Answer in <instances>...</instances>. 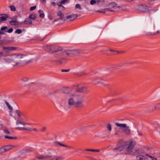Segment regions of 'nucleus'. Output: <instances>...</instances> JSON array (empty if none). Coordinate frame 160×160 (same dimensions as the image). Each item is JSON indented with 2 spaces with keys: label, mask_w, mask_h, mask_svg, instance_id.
Wrapping results in <instances>:
<instances>
[{
  "label": "nucleus",
  "mask_w": 160,
  "mask_h": 160,
  "mask_svg": "<svg viewBox=\"0 0 160 160\" xmlns=\"http://www.w3.org/2000/svg\"><path fill=\"white\" fill-rule=\"evenodd\" d=\"M68 104L70 106H73L77 108L83 107L82 97L78 94H72L68 100Z\"/></svg>",
  "instance_id": "f03ea898"
},
{
  "label": "nucleus",
  "mask_w": 160,
  "mask_h": 160,
  "mask_svg": "<svg viewBox=\"0 0 160 160\" xmlns=\"http://www.w3.org/2000/svg\"><path fill=\"white\" fill-rule=\"evenodd\" d=\"M119 6H117L116 3L114 2L111 3V12H115Z\"/></svg>",
  "instance_id": "9d476101"
},
{
  "label": "nucleus",
  "mask_w": 160,
  "mask_h": 160,
  "mask_svg": "<svg viewBox=\"0 0 160 160\" xmlns=\"http://www.w3.org/2000/svg\"><path fill=\"white\" fill-rule=\"evenodd\" d=\"M139 134L140 135H142V133H139Z\"/></svg>",
  "instance_id": "052dcab7"
},
{
  "label": "nucleus",
  "mask_w": 160,
  "mask_h": 160,
  "mask_svg": "<svg viewBox=\"0 0 160 160\" xmlns=\"http://www.w3.org/2000/svg\"><path fill=\"white\" fill-rule=\"evenodd\" d=\"M113 95V94H112V95Z\"/></svg>",
  "instance_id": "e2e57ef3"
},
{
  "label": "nucleus",
  "mask_w": 160,
  "mask_h": 160,
  "mask_svg": "<svg viewBox=\"0 0 160 160\" xmlns=\"http://www.w3.org/2000/svg\"><path fill=\"white\" fill-rule=\"evenodd\" d=\"M14 146L10 145L4 146L0 148V151L1 152H3L14 148Z\"/></svg>",
  "instance_id": "0eeeda50"
},
{
  "label": "nucleus",
  "mask_w": 160,
  "mask_h": 160,
  "mask_svg": "<svg viewBox=\"0 0 160 160\" xmlns=\"http://www.w3.org/2000/svg\"><path fill=\"white\" fill-rule=\"evenodd\" d=\"M79 150L81 151V150L80 149H77V151H79Z\"/></svg>",
  "instance_id": "13d9d810"
},
{
  "label": "nucleus",
  "mask_w": 160,
  "mask_h": 160,
  "mask_svg": "<svg viewBox=\"0 0 160 160\" xmlns=\"http://www.w3.org/2000/svg\"><path fill=\"white\" fill-rule=\"evenodd\" d=\"M29 131H34L36 132H38V130L36 128H29Z\"/></svg>",
  "instance_id": "f704fd0d"
},
{
  "label": "nucleus",
  "mask_w": 160,
  "mask_h": 160,
  "mask_svg": "<svg viewBox=\"0 0 160 160\" xmlns=\"http://www.w3.org/2000/svg\"><path fill=\"white\" fill-rule=\"evenodd\" d=\"M16 112L19 117H20L21 116L22 113L19 111L17 110L16 111Z\"/></svg>",
  "instance_id": "ea45409f"
},
{
  "label": "nucleus",
  "mask_w": 160,
  "mask_h": 160,
  "mask_svg": "<svg viewBox=\"0 0 160 160\" xmlns=\"http://www.w3.org/2000/svg\"><path fill=\"white\" fill-rule=\"evenodd\" d=\"M75 8H79L81 9L80 5L79 4H77L75 6Z\"/></svg>",
  "instance_id": "a18cd8bd"
},
{
  "label": "nucleus",
  "mask_w": 160,
  "mask_h": 160,
  "mask_svg": "<svg viewBox=\"0 0 160 160\" xmlns=\"http://www.w3.org/2000/svg\"><path fill=\"white\" fill-rule=\"evenodd\" d=\"M63 158L61 157L56 156L53 158V160H62Z\"/></svg>",
  "instance_id": "2f4dec72"
},
{
  "label": "nucleus",
  "mask_w": 160,
  "mask_h": 160,
  "mask_svg": "<svg viewBox=\"0 0 160 160\" xmlns=\"http://www.w3.org/2000/svg\"><path fill=\"white\" fill-rule=\"evenodd\" d=\"M9 8L12 11H16V7L14 5L10 6Z\"/></svg>",
  "instance_id": "473e14b6"
},
{
  "label": "nucleus",
  "mask_w": 160,
  "mask_h": 160,
  "mask_svg": "<svg viewBox=\"0 0 160 160\" xmlns=\"http://www.w3.org/2000/svg\"><path fill=\"white\" fill-rule=\"evenodd\" d=\"M8 18V17L7 15H2L0 17V22L7 20Z\"/></svg>",
  "instance_id": "f3484780"
},
{
  "label": "nucleus",
  "mask_w": 160,
  "mask_h": 160,
  "mask_svg": "<svg viewBox=\"0 0 160 160\" xmlns=\"http://www.w3.org/2000/svg\"><path fill=\"white\" fill-rule=\"evenodd\" d=\"M22 128L17 127V128H16V129H18V130H22Z\"/></svg>",
  "instance_id": "5fc2aeb1"
},
{
  "label": "nucleus",
  "mask_w": 160,
  "mask_h": 160,
  "mask_svg": "<svg viewBox=\"0 0 160 160\" xmlns=\"http://www.w3.org/2000/svg\"><path fill=\"white\" fill-rule=\"evenodd\" d=\"M107 129L108 130V131L107 130L106 131V132H108V134H109V131H110V124L108 123L107 126Z\"/></svg>",
  "instance_id": "c9c22d12"
},
{
  "label": "nucleus",
  "mask_w": 160,
  "mask_h": 160,
  "mask_svg": "<svg viewBox=\"0 0 160 160\" xmlns=\"http://www.w3.org/2000/svg\"><path fill=\"white\" fill-rule=\"evenodd\" d=\"M148 156L145 155H140L136 157L137 160H150L147 157Z\"/></svg>",
  "instance_id": "f8f14e48"
},
{
  "label": "nucleus",
  "mask_w": 160,
  "mask_h": 160,
  "mask_svg": "<svg viewBox=\"0 0 160 160\" xmlns=\"http://www.w3.org/2000/svg\"><path fill=\"white\" fill-rule=\"evenodd\" d=\"M138 10L142 12H145L148 10L147 6L145 5H140L138 8Z\"/></svg>",
  "instance_id": "6e6552de"
},
{
  "label": "nucleus",
  "mask_w": 160,
  "mask_h": 160,
  "mask_svg": "<svg viewBox=\"0 0 160 160\" xmlns=\"http://www.w3.org/2000/svg\"><path fill=\"white\" fill-rule=\"evenodd\" d=\"M69 71V69H62V72H68Z\"/></svg>",
  "instance_id": "8fccbe9b"
},
{
  "label": "nucleus",
  "mask_w": 160,
  "mask_h": 160,
  "mask_svg": "<svg viewBox=\"0 0 160 160\" xmlns=\"http://www.w3.org/2000/svg\"><path fill=\"white\" fill-rule=\"evenodd\" d=\"M84 151H88L93 152H99L100 151V150L99 149H86Z\"/></svg>",
  "instance_id": "cd10ccee"
},
{
  "label": "nucleus",
  "mask_w": 160,
  "mask_h": 160,
  "mask_svg": "<svg viewBox=\"0 0 160 160\" xmlns=\"http://www.w3.org/2000/svg\"><path fill=\"white\" fill-rule=\"evenodd\" d=\"M158 110H160V103L157 104Z\"/></svg>",
  "instance_id": "de8ad7c7"
},
{
  "label": "nucleus",
  "mask_w": 160,
  "mask_h": 160,
  "mask_svg": "<svg viewBox=\"0 0 160 160\" xmlns=\"http://www.w3.org/2000/svg\"><path fill=\"white\" fill-rule=\"evenodd\" d=\"M56 144L57 145H59L61 146L67 147L69 148H73V147L72 146H68L66 145L63 144H61L59 142H57Z\"/></svg>",
  "instance_id": "b1692460"
},
{
  "label": "nucleus",
  "mask_w": 160,
  "mask_h": 160,
  "mask_svg": "<svg viewBox=\"0 0 160 160\" xmlns=\"http://www.w3.org/2000/svg\"><path fill=\"white\" fill-rule=\"evenodd\" d=\"M123 52H118L111 49V54H117Z\"/></svg>",
  "instance_id": "bb28decb"
},
{
  "label": "nucleus",
  "mask_w": 160,
  "mask_h": 160,
  "mask_svg": "<svg viewBox=\"0 0 160 160\" xmlns=\"http://www.w3.org/2000/svg\"><path fill=\"white\" fill-rule=\"evenodd\" d=\"M7 26L2 27L1 28L0 30L1 31H0V39L1 38V35L5 34V32L10 33L13 32V30L12 28H10L8 30H7Z\"/></svg>",
  "instance_id": "39448f33"
},
{
  "label": "nucleus",
  "mask_w": 160,
  "mask_h": 160,
  "mask_svg": "<svg viewBox=\"0 0 160 160\" xmlns=\"http://www.w3.org/2000/svg\"><path fill=\"white\" fill-rule=\"evenodd\" d=\"M78 17L77 14H72L71 15L68 16L66 17V18L69 20L70 21H72Z\"/></svg>",
  "instance_id": "ddd939ff"
},
{
  "label": "nucleus",
  "mask_w": 160,
  "mask_h": 160,
  "mask_svg": "<svg viewBox=\"0 0 160 160\" xmlns=\"http://www.w3.org/2000/svg\"><path fill=\"white\" fill-rule=\"evenodd\" d=\"M4 132L6 134H8L10 133V132L8 130H6V129L4 130Z\"/></svg>",
  "instance_id": "09e8293b"
},
{
  "label": "nucleus",
  "mask_w": 160,
  "mask_h": 160,
  "mask_svg": "<svg viewBox=\"0 0 160 160\" xmlns=\"http://www.w3.org/2000/svg\"><path fill=\"white\" fill-rule=\"evenodd\" d=\"M5 138L8 139H15L17 138L16 137H10L9 136H6L5 137Z\"/></svg>",
  "instance_id": "e433bc0d"
},
{
  "label": "nucleus",
  "mask_w": 160,
  "mask_h": 160,
  "mask_svg": "<svg viewBox=\"0 0 160 160\" xmlns=\"http://www.w3.org/2000/svg\"><path fill=\"white\" fill-rule=\"evenodd\" d=\"M100 52L102 54L107 55L109 53V48H104L100 51Z\"/></svg>",
  "instance_id": "4468645a"
},
{
  "label": "nucleus",
  "mask_w": 160,
  "mask_h": 160,
  "mask_svg": "<svg viewBox=\"0 0 160 160\" xmlns=\"http://www.w3.org/2000/svg\"><path fill=\"white\" fill-rule=\"evenodd\" d=\"M47 48L52 52H55L62 50V48L60 47H54L53 46H48Z\"/></svg>",
  "instance_id": "423d86ee"
},
{
  "label": "nucleus",
  "mask_w": 160,
  "mask_h": 160,
  "mask_svg": "<svg viewBox=\"0 0 160 160\" xmlns=\"http://www.w3.org/2000/svg\"><path fill=\"white\" fill-rule=\"evenodd\" d=\"M6 104L7 106H8L9 109L10 110H12V107L10 105L8 104V102L6 103Z\"/></svg>",
  "instance_id": "a19ab883"
},
{
  "label": "nucleus",
  "mask_w": 160,
  "mask_h": 160,
  "mask_svg": "<svg viewBox=\"0 0 160 160\" xmlns=\"http://www.w3.org/2000/svg\"><path fill=\"white\" fill-rule=\"evenodd\" d=\"M149 110L152 112L156 110H158L157 104L155 105L150 106L149 107Z\"/></svg>",
  "instance_id": "6ab92c4d"
},
{
  "label": "nucleus",
  "mask_w": 160,
  "mask_h": 160,
  "mask_svg": "<svg viewBox=\"0 0 160 160\" xmlns=\"http://www.w3.org/2000/svg\"><path fill=\"white\" fill-rule=\"evenodd\" d=\"M81 53V52L78 50H69L66 51V55L69 57H73Z\"/></svg>",
  "instance_id": "20e7f679"
},
{
  "label": "nucleus",
  "mask_w": 160,
  "mask_h": 160,
  "mask_svg": "<svg viewBox=\"0 0 160 160\" xmlns=\"http://www.w3.org/2000/svg\"><path fill=\"white\" fill-rule=\"evenodd\" d=\"M51 156H49V155L44 156V155H41L40 156L37 157V158L39 159L43 160V159H45L47 158H51Z\"/></svg>",
  "instance_id": "dca6fc26"
},
{
  "label": "nucleus",
  "mask_w": 160,
  "mask_h": 160,
  "mask_svg": "<svg viewBox=\"0 0 160 160\" xmlns=\"http://www.w3.org/2000/svg\"><path fill=\"white\" fill-rule=\"evenodd\" d=\"M22 32V30L20 29H17L16 31H15V33H18V34H20Z\"/></svg>",
  "instance_id": "58836bf2"
},
{
  "label": "nucleus",
  "mask_w": 160,
  "mask_h": 160,
  "mask_svg": "<svg viewBox=\"0 0 160 160\" xmlns=\"http://www.w3.org/2000/svg\"><path fill=\"white\" fill-rule=\"evenodd\" d=\"M66 0H62L61 2V3L62 4H64L65 2H66Z\"/></svg>",
  "instance_id": "603ef678"
},
{
  "label": "nucleus",
  "mask_w": 160,
  "mask_h": 160,
  "mask_svg": "<svg viewBox=\"0 0 160 160\" xmlns=\"http://www.w3.org/2000/svg\"><path fill=\"white\" fill-rule=\"evenodd\" d=\"M26 57L24 55L17 54L14 55L12 57V59L15 63L13 64L14 66H20L22 64V62H25V60L23 59L24 58Z\"/></svg>",
  "instance_id": "7ed1b4c3"
},
{
  "label": "nucleus",
  "mask_w": 160,
  "mask_h": 160,
  "mask_svg": "<svg viewBox=\"0 0 160 160\" xmlns=\"http://www.w3.org/2000/svg\"><path fill=\"white\" fill-rule=\"evenodd\" d=\"M16 124L17 125H18L19 124H22L24 125H25L26 124L23 123V122H21L19 120H17L16 122Z\"/></svg>",
  "instance_id": "4c0bfd02"
},
{
  "label": "nucleus",
  "mask_w": 160,
  "mask_h": 160,
  "mask_svg": "<svg viewBox=\"0 0 160 160\" xmlns=\"http://www.w3.org/2000/svg\"><path fill=\"white\" fill-rule=\"evenodd\" d=\"M124 97H120L118 98H116L115 99H112V100H111V102H112L114 100H121L122 99H124Z\"/></svg>",
  "instance_id": "7c9ffc66"
},
{
  "label": "nucleus",
  "mask_w": 160,
  "mask_h": 160,
  "mask_svg": "<svg viewBox=\"0 0 160 160\" xmlns=\"http://www.w3.org/2000/svg\"><path fill=\"white\" fill-rule=\"evenodd\" d=\"M94 160H97L96 159H94Z\"/></svg>",
  "instance_id": "0e129e2a"
},
{
  "label": "nucleus",
  "mask_w": 160,
  "mask_h": 160,
  "mask_svg": "<svg viewBox=\"0 0 160 160\" xmlns=\"http://www.w3.org/2000/svg\"><path fill=\"white\" fill-rule=\"evenodd\" d=\"M43 129L44 130H45V129H46V128H43Z\"/></svg>",
  "instance_id": "680f3d73"
},
{
  "label": "nucleus",
  "mask_w": 160,
  "mask_h": 160,
  "mask_svg": "<svg viewBox=\"0 0 160 160\" xmlns=\"http://www.w3.org/2000/svg\"><path fill=\"white\" fill-rule=\"evenodd\" d=\"M146 156H148V157H149V158H150L151 159L150 160H157V158H154L151 156L148 155V154H146Z\"/></svg>",
  "instance_id": "72a5a7b5"
},
{
  "label": "nucleus",
  "mask_w": 160,
  "mask_h": 160,
  "mask_svg": "<svg viewBox=\"0 0 160 160\" xmlns=\"http://www.w3.org/2000/svg\"><path fill=\"white\" fill-rule=\"evenodd\" d=\"M154 31H152V32H151L150 33V34L152 36H156L158 34H160V31H157L156 32H153Z\"/></svg>",
  "instance_id": "393cba45"
},
{
  "label": "nucleus",
  "mask_w": 160,
  "mask_h": 160,
  "mask_svg": "<svg viewBox=\"0 0 160 160\" xmlns=\"http://www.w3.org/2000/svg\"><path fill=\"white\" fill-rule=\"evenodd\" d=\"M87 90V88L84 87H80L78 88L77 89L76 91L78 92H82L84 91H86Z\"/></svg>",
  "instance_id": "4be33fe9"
},
{
  "label": "nucleus",
  "mask_w": 160,
  "mask_h": 160,
  "mask_svg": "<svg viewBox=\"0 0 160 160\" xmlns=\"http://www.w3.org/2000/svg\"><path fill=\"white\" fill-rule=\"evenodd\" d=\"M39 13L40 14L39 17L41 18H44V14L43 12V11L41 10H40L39 11Z\"/></svg>",
  "instance_id": "c756f323"
},
{
  "label": "nucleus",
  "mask_w": 160,
  "mask_h": 160,
  "mask_svg": "<svg viewBox=\"0 0 160 160\" xmlns=\"http://www.w3.org/2000/svg\"><path fill=\"white\" fill-rule=\"evenodd\" d=\"M36 15L35 14H31L29 16V18L33 20L35 19L36 18Z\"/></svg>",
  "instance_id": "c85d7f7f"
},
{
  "label": "nucleus",
  "mask_w": 160,
  "mask_h": 160,
  "mask_svg": "<svg viewBox=\"0 0 160 160\" xmlns=\"http://www.w3.org/2000/svg\"><path fill=\"white\" fill-rule=\"evenodd\" d=\"M28 78L26 77H24L22 79V80L23 82H26L28 81Z\"/></svg>",
  "instance_id": "79ce46f5"
},
{
  "label": "nucleus",
  "mask_w": 160,
  "mask_h": 160,
  "mask_svg": "<svg viewBox=\"0 0 160 160\" xmlns=\"http://www.w3.org/2000/svg\"><path fill=\"white\" fill-rule=\"evenodd\" d=\"M116 125L118 127H121L122 128H124V127H126V124L125 123L122 124V123H119L117 122L115 123Z\"/></svg>",
  "instance_id": "5701e85b"
},
{
  "label": "nucleus",
  "mask_w": 160,
  "mask_h": 160,
  "mask_svg": "<svg viewBox=\"0 0 160 160\" xmlns=\"http://www.w3.org/2000/svg\"><path fill=\"white\" fill-rule=\"evenodd\" d=\"M29 128H22V130H27L29 131Z\"/></svg>",
  "instance_id": "3c124183"
},
{
  "label": "nucleus",
  "mask_w": 160,
  "mask_h": 160,
  "mask_svg": "<svg viewBox=\"0 0 160 160\" xmlns=\"http://www.w3.org/2000/svg\"><path fill=\"white\" fill-rule=\"evenodd\" d=\"M112 68L113 69V67H112Z\"/></svg>",
  "instance_id": "69168bd1"
},
{
  "label": "nucleus",
  "mask_w": 160,
  "mask_h": 160,
  "mask_svg": "<svg viewBox=\"0 0 160 160\" xmlns=\"http://www.w3.org/2000/svg\"><path fill=\"white\" fill-rule=\"evenodd\" d=\"M3 55V53L2 52H0V57Z\"/></svg>",
  "instance_id": "6e6d98bb"
},
{
  "label": "nucleus",
  "mask_w": 160,
  "mask_h": 160,
  "mask_svg": "<svg viewBox=\"0 0 160 160\" xmlns=\"http://www.w3.org/2000/svg\"><path fill=\"white\" fill-rule=\"evenodd\" d=\"M18 22L17 20L16 19H12V20L9 22V23L11 25H16L18 24Z\"/></svg>",
  "instance_id": "aec40b11"
},
{
  "label": "nucleus",
  "mask_w": 160,
  "mask_h": 160,
  "mask_svg": "<svg viewBox=\"0 0 160 160\" xmlns=\"http://www.w3.org/2000/svg\"><path fill=\"white\" fill-rule=\"evenodd\" d=\"M115 134L116 135H117L118 136V132H116V133H115Z\"/></svg>",
  "instance_id": "bf43d9fd"
},
{
  "label": "nucleus",
  "mask_w": 160,
  "mask_h": 160,
  "mask_svg": "<svg viewBox=\"0 0 160 160\" xmlns=\"http://www.w3.org/2000/svg\"><path fill=\"white\" fill-rule=\"evenodd\" d=\"M71 90L70 88H63L62 89L63 93H68L71 92Z\"/></svg>",
  "instance_id": "412c9836"
},
{
  "label": "nucleus",
  "mask_w": 160,
  "mask_h": 160,
  "mask_svg": "<svg viewBox=\"0 0 160 160\" xmlns=\"http://www.w3.org/2000/svg\"><path fill=\"white\" fill-rule=\"evenodd\" d=\"M36 8V6L32 7L30 8V10L31 11L34 10Z\"/></svg>",
  "instance_id": "37998d69"
},
{
  "label": "nucleus",
  "mask_w": 160,
  "mask_h": 160,
  "mask_svg": "<svg viewBox=\"0 0 160 160\" xmlns=\"http://www.w3.org/2000/svg\"><path fill=\"white\" fill-rule=\"evenodd\" d=\"M109 12V9H104V10H103V11H102V12H103V13H106L107 12Z\"/></svg>",
  "instance_id": "49530a36"
},
{
  "label": "nucleus",
  "mask_w": 160,
  "mask_h": 160,
  "mask_svg": "<svg viewBox=\"0 0 160 160\" xmlns=\"http://www.w3.org/2000/svg\"><path fill=\"white\" fill-rule=\"evenodd\" d=\"M135 144V142L133 139L126 141H124L122 139H120L117 143L118 148L114 149V151L118 152L123 150L126 154L135 155L138 151L134 148Z\"/></svg>",
  "instance_id": "f257e3e1"
},
{
  "label": "nucleus",
  "mask_w": 160,
  "mask_h": 160,
  "mask_svg": "<svg viewBox=\"0 0 160 160\" xmlns=\"http://www.w3.org/2000/svg\"><path fill=\"white\" fill-rule=\"evenodd\" d=\"M52 4L53 5H55V3L54 2H52Z\"/></svg>",
  "instance_id": "4d7b16f0"
},
{
  "label": "nucleus",
  "mask_w": 160,
  "mask_h": 160,
  "mask_svg": "<svg viewBox=\"0 0 160 160\" xmlns=\"http://www.w3.org/2000/svg\"><path fill=\"white\" fill-rule=\"evenodd\" d=\"M96 3V1L95 0H92L90 1V3L91 5H93Z\"/></svg>",
  "instance_id": "c03bdc74"
},
{
  "label": "nucleus",
  "mask_w": 160,
  "mask_h": 160,
  "mask_svg": "<svg viewBox=\"0 0 160 160\" xmlns=\"http://www.w3.org/2000/svg\"><path fill=\"white\" fill-rule=\"evenodd\" d=\"M32 24V21L28 19H26L23 22L21 23V24L24 25H29Z\"/></svg>",
  "instance_id": "a211bd4d"
},
{
  "label": "nucleus",
  "mask_w": 160,
  "mask_h": 160,
  "mask_svg": "<svg viewBox=\"0 0 160 160\" xmlns=\"http://www.w3.org/2000/svg\"><path fill=\"white\" fill-rule=\"evenodd\" d=\"M122 132L126 135L129 136L131 135V130L128 126H126V127L122 128Z\"/></svg>",
  "instance_id": "1a4fd4ad"
},
{
  "label": "nucleus",
  "mask_w": 160,
  "mask_h": 160,
  "mask_svg": "<svg viewBox=\"0 0 160 160\" xmlns=\"http://www.w3.org/2000/svg\"><path fill=\"white\" fill-rule=\"evenodd\" d=\"M17 49V48L15 47H3V50L6 51V52H9L10 51H14Z\"/></svg>",
  "instance_id": "9b49d317"
},
{
  "label": "nucleus",
  "mask_w": 160,
  "mask_h": 160,
  "mask_svg": "<svg viewBox=\"0 0 160 160\" xmlns=\"http://www.w3.org/2000/svg\"><path fill=\"white\" fill-rule=\"evenodd\" d=\"M93 83L95 84H98V83H100L102 84L105 86H108L109 85V82H108L105 80L102 81L100 82H99L98 81L96 82L95 81V82Z\"/></svg>",
  "instance_id": "2eb2a0df"
},
{
  "label": "nucleus",
  "mask_w": 160,
  "mask_h": 160,
  "mask_svg": "<svg viewBox=\"0 0 160 160\" xmlns=\"http://www.w3.org/2000/svg\"><path fill=\"white\" fill-rule=\"evenodd\" d=\"M110 129H111V127Z\"/></svg>",
  "instance_id": "338daca9"
},
{
  "label": "nucleus",
  "mask_w": 160,
  "mask_h": 160,
  "mask_svg": "<svg viewBox=\"0 0 160 160\" xmlns=\"http://www.w3.org/2000/svg\"><path fill=\"white\" fill-rule=\"evenodd\" d=\"M46 0H40L41 2L42 3H45L46 2Z\"/></svg>",
  "instance_id": "864d4df0"
},
{
  "label": "nucleus",
  "mask_w": 160,
  "mask_h": 160,
  "mask_svg": "<svg viewBox=\"0 0 160 160\" xmlns=\"http://www.w3.org/2000/svg\"><path fill=\"white\" fill-rule=\"evenodd\" d=\"M57 15L58 16L60 17V19H62L63 18L64 14L61 11H59L57 13Z\"/></svg>",
  "instance_id": "a878e982"
}]
</instances>
